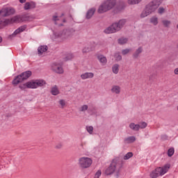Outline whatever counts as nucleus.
Masks as SVG:
<instances>
[{
  "instance_id": "1",
  "label": "nucleus",
  "mask_w": 178,
  "mask_h": 178,
  "mask_svg": "<svg viewBox=\"0 0 178 178\" xmlns=\"http://www.w3.org/2000/svg\"><path fill=\"white\" fill-rule=\"evenodd\" d=\"M122 168H123V160L120 157H116L113 159L110 165L105 170L104 173L106 176H111L113 173H116L117 176H119Z\"/></svg>"
},
{
  "instance_id": "2",
  "label": "nucleus",
  "mask_w": 178,
  "mask_h": 178,
  "mask_svg": "<svg viewBox=\"0 0 178 178\" xmlns=\"http://www.w3.org/2000/svg\"><path fill=\"white\" fill-rule=\"evenodd\" d=\"M126 23H127V19H120L118 22H114L110 26L107 27L104 30V33L106 34H113V33H118V31H120V30L124 27Z\"/></svg>"
},
{
  "instance_id": "3",
  "label": "nucleus",
  "mask_w": 178,
  "mask_h": 178,
  "mask_svg": "<svg viewBox=\"0 0 178 178\" xmlns=\"http://www.w3.org/2000/svg\"><path fill=\"white\" fill-rule=\"evenodd\" d=\"M170 169V164H165L163 167L156 168L154 170L150 173L151 178H156L159 176H163Z\"/></svg>"
},
{
  "instance_id": "4",
  "label": "nucleus",
  "mask_w": 178,
  "mask_h": 178,
  "mask_svg": "<svg viewBox=\"0 0 178 178\" xmlns=\"http://www.w3.org/2000/svg\"><path fill=\"white\" fill-rule=\"evenodd\" d=\"M115 5H116V0H107L99 7L98 13H105V12L111 10Z\"/></svg>"
},
{
  "instance_id": "5",
  "label": "nucleus",
  "mask_w": 178,
  "mask_h": 178,
  "mask_svg": "<svg viewBox=\"0 0 178 178\" xmlns=\"http://www.w3.org/2000/svg\"><path fill=\"white\" fill-rule=\"evenodd\" d=\"M31 71H26L24 72H22L21 74L17 76L15 79L13 80V84L14 86H17L19 83H22V81H24V80H27V79L31 77Z\"/></svg>"
},
{
  "instance_id": "6",
  "label": "nucleus",
  "mask_w": 178,
  "mask_h": 178,
  "mask_svg": "<svg viewBox=\"0 0 178 178\" xmlns=\"http://www.w3.org/2000/svg\"><path fill=\"white\" fill-rule=\"evenodd\" d=\"M162 1L163 0H154L146 6L145 9L148 10L151 15V13H154V12L159 8V6L162 3Z\"/></svg>"
},
{
  "instance_id": "7",
  "label": "nucleus",
  "mask_w": 178,
  "mask_h": 178,
  "mask_svg": "<svg viewBox=\"0 0 178 178\" xmlns=\"http://www.w3.org/2000/svg\"><path fill=\"white\" fill-rule=\"evenodd\" d=\"M8 17L6 8H3L0 10V29H2V27H5V26H8V24L10 23V19H2V17Z\"/></svg>"
},
{
  "instance_id": "8",
  "label": "nucleus",
  "mask_w": 178,
  "mask_h": 178,
  "mask_svg": "<svg viewBox=\"0 0 178 178\" xmlns=\"http://www.w3.org/2000/svg\"><path fill=\"white\" fill-rule=\"evenodd\" d=\"M30 20V16L28 15H16L13 17L10 23H23V22H29Z\"/></svg>"
},
{
  "instance_id": "9",
  "label": "nucleus",
  "mask_w": 178,
  "mask_h": 178,
  "mask_svg": "<svg viewBox=\"0 0 178 178\" xmlns=\"http://www.w3.org/2000/svg\"><path fill=\"white\" fill-rule=\"evenodd\" d=\"M92 163V160L88 157H81L79 160V165L82 169L90 168Z\"/></svg>"
},
{
  "instance_id": "10",
  "label": "nucleus",
  "mask_w": 178,
  "mask_h": 178,
  "mask_svg": "<svg viewBox=\"0 0 178 178\" xmlns=\"http://www.w3.org/2000/svg\"><path fill=\"white\" fill-rule=\"evenodd\" d=\"M47 84V82L44 79H35L31 81V83L28 84L32 89L38 88V87H44Z\"/></svg>"
},
{
  "instance_id": "11",
  "label": "nucleus",
  "mask_w": 178,
  "mask_h": 178,
  "mask_svg": "<svg viewBox=\"0 0 178 178\" xmlns=\"http://www.w3.org/2000/svg\"><path fill=\"white\" fill-rule=\"evenodd\" d=\"M73 33H74L73 29H64L62 32L58 33V36L60 37V38H63V40H66V38L72 37Z\"/></svg>"
},
{
  "instance_id": "12",
  "label": "nucleus",
  "mask_w": 178,
  "mask_h": 178,
  "mask_svg": "<svg viewBox=\"0 0 178 178\" xmlns=\"http://www.w3.org/2000/svg\"><path fill=\"white\" fill-rule=\"evenodd\" d=\"M51 70H53V72L58 73V74H63V68L59 64L53 63L51 65Z\"/></svg>"
},
{
  "instance_id": "13",
  "label": "nucleus",
  "mask_w": 178,
  "mask_h": 178,
  "mask_svg": "<svg viewBox=\"0 0 178 178\" xmlns=\"http://www.w3.org/2000/svg\"><path fill=\"white\" fill-rule=\"evenodd\" d=\"M26 29H27V25H23L22 26H19L18 29H17L14 33L9 36V38H12L13 37H16L17 34H20V33H23V31H26Z\"/></svg>"
},
{
  "instance_id": "14",
  "label": "nucleus",
  "mask_w": 178,
  "mask_h": 178,
  "mask_svg": "<svg viewBox=\"0 0 178 178\" xmlns=\"http://www.w3.org/2000/svg\"><path fill=\"white\" fill-rule=\"evenodd\" d=\"M35 6H36V4H35V2L34 1L26 2L24 4V10L35 9Z\"/></svg>"
},
{
  "instance_id": "15",
  "label": "nucleus",
  "mask_w": 178,
  "mask_h": 178,
  "mask_svg": "<svg viewBox=\"0 0 178 178\" xmlns=\"http://www.w3.org/2000/svg\"><path fill=\"white\" fill-rule=\"evenodd\" d=\"M92 77H94V73L92 72H86L81 75V79H82V80L92 79Z\"/></svg>"
},
{
  "instance_id": "16",
  "label": "nucleus",
  "mask_w": 178,
  "mask_h": 178,
  "mask_svg": "<svg viewBox=\"0 0 178 178\" xmlns=\"http://www.w3.org/2000/svg\"><path fill=\"white\" fill-rule=\"evenodd\" d=\"M143 47H139L133 54V58L137 59L140 56V54L143 53Z\"/></svg>"
},
{
  "instance_id": "17",
  "label": "nucleus",
  "mask_w": 178,
  "mask_h": 178,
  "mask_svg": "<svg viewBox=\"0 0 178 178\" xmlns=\"http://www.w3.org/2000/svg\"><path fill=\"white\" fill-rule=\"evenodd\" d=\"M97 59L102 65V66H105V65H106V63L108 62V60H106V57H105L104 55L97 56Z\"/></svg>"
},
{
  "instance_id": "18",
  "label": "nucleus",
  "mask_w": 178,
  "mask_h": 178,
  "mask_svg": "<svg viewBox=\"0 0 178 178\" xmlns=\"http://www.w3.org/2000/svg\"><path fill=\"white\" fill-rule=\"evenodd\" d=\"M47 51H48V46L47 45L40 46L38 49V52L39 55H42L44 52H47Z\"/></svg>"
},
{
  "instance_id": "19",
  "label": "nucleus",
  "mask_w": 178,
  "mask_h": 178,
  "mask_svg": "<svg viewBox=\"0 0 178 178\" xmlns=\"http://www.w3.org/2000/svg\"><path fill=\"white\" fill-rule=\"evenodd\" d=\"M94 13H95V8H92L88 10L86 13V19H91L92 16H94Z\"/></svg>"
},
{
  "instance_id": "20",
  "label": "nucleus",
  "mask_w": 178,
  "mask_h": 178,
  "mask_svg": "<svg viewBox=\"0 0 178 178\" xmlns=\"http://www.w3.org/2000/svg\"><path fill=\"white\" fill-rule=\"evenodd\" d=\"M134 141H136L135 136H129L124 139V144H131L132 143H134Z\"/></svg>"
},
{
  "instance_id": "21",
  "label": "nucleus",
  "mask_w": 178,
  "mask_h": 178,
  "mask_svg": "<svg viewBox=\"0 0 178 178\" xmlns=\"http://www.w3.org/2000/svg\"><path fill=\"white\" fill-rule=\"evenodd\" d=\"M129 128L134 131H138V130H140V125L138 124H136L135 123L132 122L129 124Z\"/></svg>"
},
{
  "instance_id": "22",
  "label": "nucleus",
  "mask_w": 178,
  "mask_h": 178,
  "mask_svg": "<svg viewBox=\"0 0 178 178\" xmlns=\"http://www.w3.org/2000/svg\"><path fill=\"white\" fill-rule=\"evenodd\" d=\"M7 10V15L10 16L11 15H15L16 13V10L12 7L6 8Z\"/></svg>"
},
{
  "instance_id": "23",
  "label": "nucleus",
  "mask_w": 178,
  "mask_h": 178,
  "mask_svg": "<svg viewBox=\"0 0 178 178\" xmlns=\"http://www.w3.org/2000/svg\"><path fill=\"white\" fill-rule=\"evenodd\" d=\"M51 94L52 95H58L59 94V89H58L57 86H54V87L51 88Z\"/></svg>"
},
{
  "instance_id": "24",
  "label": "nucleus",
  "mask_w": 178,
  "mask_h": 178,
  "mask_svg": "<svg viewBox=\"0 0 178 178\" xmlns=\"http://www.w3.org/2000/svg\"><path fill=\"white\" fill-rule=\"evenodd\" d=\"M111 92L114 94H120V88L119 86H113Z\"/></svg>"
},
{
  "instance_id": "25",
  "label": "nucleus",
  "mask_w": 178,
  "mask_h": 178,
  "mask_svg": "<svg viewBox=\"0 0 178 178\" xmlns=\"http://www.w3.org/2000/svg\"><path fill=\"white\" fill-rule=\"evenodd\" d=\"M113 73L118 74L119 73V64H114L112 67Z\"/></svg>"
},
{
  "instance_id": "26",
  "label": "nucleus",
  "mask_w": 178,
  "mask_h": 178,
  "mask_svg": "<svg viewBox=\"0 0 178 178\" xmlns=\"http://www.w3.org/2000/svg\"><path fill=\"white\" fill-rule=\"evenodd\" d=\"M118 9H124L126 7V3L123 1H120L117 3Z\"/></svg>"
},
{
  "instance_id": "27",
  "label": "nucleus",
  "mask_w": 178,
  "mask_h": 178,
  "mask_svg": "<svg viewBox=\"0 0 178 178\" xmlns=\"http://www.w3.org/2000/svg\"><path fill=\"white\" fill-rule=\"evenodd\" d=\"M29 83H31V81H28L24 84L19 85V88L21 90H26V88H31L29 87V84H30Z\"/></svg>"
},
{
  "instance_id": "28",
  "label": "nucleus",
  "mask_w": 178,
  "mask_h": 178,
  "mask_svg": "<svg viewBox=\"0 0 178 178\" xmlns=\"http://www.w3.org/2000/svg\"><path fill=\"white\" fill-rule=\"evenodd\" d=\"M162 24L164 26V27H169L170 24H172V22L168 20V19H163L161 21Z\"/></svg>"
},
{
  "instance_id": "29",
  "label": "nucleus",
  "mask_w": 178,
  "mask_h": 178,
  "mask_svg": "<svg viewBox=\"0 0 178 178\" xmlns=\"http://www.w3.org/2000/svg\"><path fill=\"white\" fill-rule=\"evenodd\" d=\"M149 22L154 24V26H156L158 24V17H152L150 18Z\"/></svg>"
},
{
  "instance_id": "30",
  "label": "nucleus",
  "mask_w": 178,
  "mask_h": 178,
  "mask_svg": "<svg viewBox=\"0 0 178 178\" xmlns=\"http://www.w3.org/2000/svg\"><path fill=\"white\" fill-rule=\"evenodd\" d=\"M149 15H151L146 8L140 14V17L143 19V17H147V16H149Z\"/></svg>"
},
{
  "instance_id": "31",
  "label": "nucleus",
  "mask_w": 178,
  "mask_h": 178,
  "mask_svg": "<svg viewBox=\"0 0 178 178\" xmlns=\"http://www.w3.org/2000/svg\"><path fill=\"white\" fill-rule=\"evenodd\" d=\"M127 38H122L118 39V44H120V45H123L124 44H127Z\"/></svg>"
},
{
  "instance_id": "32",
  "label": "nucleus",
  "mask_w": 178,
  "mask_h": 178,
  "mask_svg": "<svg viewBox=\"0 0 178 178\" xmlns=\"http://www.w3.org/2000/svg\"><path fill=\"white\" fill-rule=\"evenodd\" d=\"M143 0H128V3L129 5H136L137 3H140Z\"/></svg>"
},
{
  "instance_id": "33",
  "label": "nucleus",
  "mask_w": 178,
  "mask_h": 178,
  "mask_svg": "<svg viewBox=\"0 0 178 178\" xmlns=\"http://www.w3.org/2000/svg\"><path fill=\"white\" fill-rule=\"evenodd\" d=\"M133 156V152H128L127 154H125L123 157V159L124 161H127L128 159H130Z\"/></svg>"
},
{
  "instance_id": "34",
  "label": "nucleus",
  "mask_w": 178,
  "mask_h": 178,
  "mask_svg": "<svg viewBox=\"0 0 178 178\" xmlns=\"http://www.w3.org/2000/svg\"><path fill=\"white\" fill-rule=\"evenodd\" d=\"M72 59H73V54H67L65 58H64L65 62H67V60H72Z\"/></svg>"
},
{
  "instance_id": "35",
  "label": "nucleus",
  "mask_w": 178,
  "mask_h": 178,
  "mask_svg": "<svg viewBox=\"0 0 178 178\" xmlns=\"http://www.w3.org/2000/svg\"><path fill=\"white\" fill-rule=\"evenodd\" d=\"M173 154H175V148L171 147L168 151V156H173Z\"/></svg>"
},
{
  "instance_id": "36",
  "label": "nucleus",
  "mask_w": 178,
  "mask_h": 178,
  "mask_svg": "<svg viewBox=\"0 0 178 178\" xmlns=\"http://www.w3.org/2000/svg\"><path fill=\"white\" fill-rule=\"evenodd\" d=\"M148 124L145 122H140L139 124V129H145Z\"/></svg>"
},
{
  "instance_id": "37",
  "label": "nucleus",
  "mask_w": 178,
  "mask_h": 178,
  "mask_svg": "<svg viewBox=\"0 0 178 178\" xmlns=\"http://www.w3.org/2000/svg\"><path fill=\"white\" fill-rule=\"evenodd\" d=\"M87 109H88V106L87 105H83L80 108V112H86V111H87Z\"/></svg>"
},
{
  "instance_id": "38",
  "label": "nucleus",
  "mask_w": 178,
  "mask_h": 178,
  "mask_svg": "<svg viewBox=\"0 0 178 178\" xmlns=\"http://www.w3.org/2000/svg\"><path fill=\"white\" fill-rule=\"evenodd\" d=\"M59 104L61 105V108H65V105H66V102L63 99H60L59 100Z\"/></svg>"
},
{
  "instance_id": "39",
  "label": "nucleus",
  "mask_w": 178,
  "mask_h": 178,
  "mask_svg": "<svg viewBox=\"0 0 178 178\" xmlns=\"http://www.w3.org/2000/svg\"><path fill=\"white\" fill-rule=\"evenodd\" d=\"M93 130H94V127H87V131L88 132L89 134H92Z\"/></svg>"
},
{
  "instance_id": "40",
  "label": "nucleus",
  "mask_w": 178,
  "mask_h": 178,
  "mask_svg": "<svg viewBox=\"0 0 178 178\" xmlns=\"http://www.w3.org/2000/svg\"><path fill=\"white\" fill-rule=\"evenodd\" d=\"M90 48L85 47L83 49L82 52H83V54H87V53L90 52Z\"/></svg>"
},
{
  "instance_id": "41",
  "label": "nucleus",
  "mask_w": 178,
  "mask_h": 178,
  "mask_svg": "<svg viewBox=\"0 0 178 178\" xmlns=\"http://www.w3.org/2000/svg\"><path fill=\"white\" fill-rule=\"evenodd\" d=\"M129 52H130V49H125L122 50V55H127V54H129Z\"/></svg>"
},
{
  "instance_id": "42",
  "label": "nucleus",
  "mask_w": 178,
  "mask_h": 178,
  "mask_svg": "<svg viewBox=\"0 0 178 178\" xmlns=\"http://www.w3.org/2000/svg\"><path fill=\"white\" fill-rule=\"evenodd\" d=\"M101 175H102L101 170H98V171L96 172L95 175V178H99V177L101 176Z\"/></svg>"
},
{
  "instance_id": "43",
  "label": "nucleus",
  "mask_w": 178,
  "mask_h": 178,
  "mask_svg": "<svg viewBox=\"0 0 178 178\" xmlns=\"http://www.w3.org/2000/svg\"><path fill=\"white\" fill-rule=\"evenodd\" d=\"M115 59L119 62V60H122V56L120 54H115Z\"/></svg>"
},
{
  "instance_id": "44",
  "label": "nucleus",
  "mask_w": 178,
  "mask_h": 178,
  "mask_svg": "<svg viewBox=\"0 0 178 178\" xmlns=\"http://www.w3.org/2000/svg\"><path fill=\"white\" fill-rule=\"evenodd\" d=\"M163 12H165V8L160 7L159 8V13H160V15H162V13H163Z\"/></svg>"
},
{
  "instance_id": "45",
  "label": "nucleus",
  "mask_w": 178,
  "mask_h": 178,
  "mask_svg": "<svg viewBox=\"0 0 178 178\" xmlns=\"http://www.w3.org/2000/svg\"><path fill=\"white\" fill-rule=\"evenodd\" d=\"M53 20H54V22H55V24H58L56 23V22H58V20H59V19H58V16L54 15V16H53Z\"/></svg>"
},
{
  "instance_id": "46",
  "label": "nucleus",
  "mask_w": 178,
  "mask_h": 178,
  "mask_svg": "<svg viewBox=\"0 0 178 178\" xmlns=\"http://www.w3.org/2000/svg\"><path fill=\"white\" fill-rule=\"evenodd\" d=\"M56 148H57L58 149H59L62 148V145H61L60 144L57 145L56 146Z\"/></svg>"
},
{
  "instance_id": "47",
  "label": "nucleus",
  "mask_w": 178,
  "mask_h": 178,
  "mask_svg": "<svg viewBox=\"0 0 178 178\" xmlns=\"http://www.w3.org/2000/svg\"><path fill=\"white\" fill-rule=\"evenodd\" d=\"M174 73H175V74H178V68H176V69L174 70Z\"/></svg>"
},
{
  "instance_id": "48",
  "label": "nucleus",
  "mask_w": 178,
  "mask_h": 178,
  "mask_svg": "<svg viewBox=\"0 0 178 178\" xmlns=\"http://www.w3.org/2000/svg\"><path fill=\"white\" fill-rule=\"evenodd\" d=\"M27 0H19L20 3H24Z\"/></svg>"
},
{
  "instance_id": "49",
  "label": "nucleus",
  "mask_w": 178,
  "mask_h": 178,
  "mask_svg": "<svg viewBox=\"0 0 178 178\" xmlns=\"http://www.w3.org/2000/svg\"><path fill=\"white\" fill-rule=\"evenodd\" d=\"M2 42V37L0 36V44Z\"/></svg>"
},
{
  "instance_id": "50",
  "label": "nucleus",
  "mask_w": 178,
  "mask_h": 178,
  "mask_svg": "<svg viewBox=\"0 0 178 178\" xmlns=\"http://www.w3.org/2000/svg\"><path fill=\"white\" fill-rule=\"evenodd\" d=\"M63 23H66V19H64L63 20Z\"/></svg>"
},
{
  "instance_id": "51",
  "label": "nucleus",
  "mask_w": 178,
  "mask_h": 178,
  "mask_svg": "<svg viewBox=\"0 0 178 178\" xmlns=\"http://www.w3.org/2000/svg\"><path fill=\"white\" fill-rule=\"evenodd\" d=\"M63 16H65V13L61 14V17H63Z\"/></svg>"
},
{
  "instance_id": "52",
  "label": "nucleus",
  "mask_w": 178,
  "mask_h": 178,
  "mask_svg": "<svg viewBox=\"0 0 178 178\" xmlns=\"http://www.w3.org/2000/svg\"><path fill=\"white\" fill-rule=\"evenodd\" d=\"M177 29H178V24H177Z\"/></svg>"
},
{
  "instance_id": "53",
  "label": "nucleus",
  "mask_w": 178,
  "mask_h": 178,
  "mask_svg": "<svg viewBox=\"0 0 178 178\" xmlns=\"http://www.w3.org/2000/svg\"><path fill=\"white\" fill-rule=\"evenodd\" d=\"M81 146L83 147V143L81 144Z\"/></svg>"
},
{
  "instance_id": "54",
  "label": "nucleus",
  "mask_w": 178,
  "mask_h": 178,
  "mask_svg": "<svg viewBox=\"0 0 178 178\" xmlns=\"http://www.w3.org/2000/svg\"><path fill=\"white\" fill-rule=\"evenodd\" d=\"M70 17H72V15H70Z\"/></svg>"
}]
</instances>
